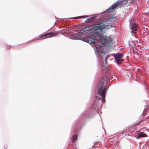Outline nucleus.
Instances as JSON below:
<instances>
[{"mask_svg":"<svg viewBox=\"0 0 149 149\" xmlns=\"http://www.w3.org/2000/svg\"><path fill=\"white\" fill-rule=\"evenodd\" d=\"M110 18H111V20L112 21V19H113V18H112V19L111 17V18H110ZM109 19H110V18H109Z\"/></svg>","mask_w":149,"mask_h":149,"instance_id":"nucleus-14","label":"nucleus"},{"mask_svg":"<svg viewBox=\"0 0 149 149\" xmlns=\"http://www.w3.org/2000/svg\"><path fill=\"white\" fill-rule=\"evenodd\" d=\"M87 113H84L82 115V117L85 118V119H87L89 118V115Z\"/></svg>","mask_w":149,"mask_h":149,"instance_id":"nucleus-11","label":"nucleus"},{"mask_svg":"<svg viewBox=\"0 0 149 149\" xmlns=\"http://www.w3.org/2000/svg\"><path fill=\"white\" fill-rule=\"evenodd\" d=\"M147 136V135L143 132H141L139 133L137 136V138L139 139L141 137H145Z\"/></svg>","mask_w":149,"mask_h":149,"instance_id":"nucleus-8","label":"nucleus"},{"mask_svg":"<svg viewBox=\"0 0 149 149\" xmlns=\"http://www.w3.org/2000/svg\"><path fill=\"white\" fill-rule=\"evenodd\" d=\"M87 16H81L77 17H76V18H86L87 17Z\"/></svg>","mask_w":149,"mask_h":149,"instance_id":"nucleus-13","label":"nucleus"},{"mask_svg":"<svg viewBox=\"0 0 149 149\" xmlns=\"http://www.w3.org/2000/svg\"><path fill=\"white\" fill-rule=\"evenodd\" d=\"M102 54H104L103 52H102Z\"/></svg>","mask_w":149,"mask_h":149,"instance_id":"nucleus-15","label":"nucleus"},{"mask_svg":"<svg viewBox=\"0 0 149 149\" xmlns=\"http://www.w3.org/2000/svg\"><path fill=\"white\" fill-rule=\"evenodd\" d=\"M58 33H56L51 32L45 34L39 37L40 38L43 37V39L50 38L55 36H57Z\"/></svg>","mask_w":149,"mask_h":149,"instance_id":"nucleus-7","label":"nucleus"},{"mask_svg":"<svg viewBox=\"0 0 149 149\" xmlns=\"http://www.w3.org/2000/svg\"><path fill=\"white\" fill-rule=\"evenodd\" d=\"M137 25L136 24H134L132 25V32H133L134 31H137Z\"/></svg>","mask_w":149,"mask_h":149,"instance_id":"nucleus-10","label":"nucleus"},{"mask_svg":"<svg viewBox=\"0 0 149 149\" xmlns=\"http://www.w3.org/2000/svg\"><path fill=\"white\" fill-rule=\"evenodd\" d=\"M77 135H75L73 136L72 138L73 142H74L75 140H77Z\"/></svg>","mask_w":149,"mask_h":149,"instance_id":"nucleus-12","label":"nucleus"},{"mask_svg":"<svg viewBox=\"0 0 149 149\" xmlns=\"http://www.w3.org/2000/svg\"><path fill=\"white\" fill-rule=\"evenodd\" d=\"M86 42L89 43H94L95 47L97 48H101L103 46V43L94 38L91 39L90 37H87Z\"/></svg>","mask_w":149,"mask_h":149,"instance_id":"nucleus-4","label":"nucleus"},{"mask_svg":"<svg viewBox=\"0 0 149 149\" xmlns=\"http://www.w3.org/2000/svg\"><path fill=\"white\" fill-rule=\"evenodd\" d=\"M114 57L115 61L117 63L120 64L123 62V59L121 54H116L114 55Z\"/></svg>","mask_w":149,"mask_h":149,"instance_id":"nucleus-6","label":"nucleus"},{"mask_svg":"<svg viewBox=\"0 0 149 149\" xmlns=\"http://www.w3.org/2000/svg\"><path fill=\"white\" fill-rule=\"evenodd\" d=\"M127 3V0H118L116 3L110 9L107 10V13H111L114 12L116 8H118L122 6H124Z\"/></svg>","mask_w":149,"mask_h":149,"instance_id":"nucleus-3","label":"nucleus"},{"mask_svg":"<svg viewBox=\"0 0 149 149\" xmlns=\"http://www.w3.org/2000/svg\"><path fill=\"white\" fill-rule=\"evenodd\" d=\"M148 61H149V57L148 58Z\"/></svg>","mask_w":149,"mask_h":149,"instance_id":"nucleus-16","label":"nucleus"},{"mask_svg":"<svg viewBox=\"0 0 149 149\" xmlns=\"http://www.w3.org/2000/svg\"><path fill=\"white\" fill-rule=\"evenodd\" d=\"M101 40L103 42L106 47H109L112 45L113 38L110 37L102 36L101 38Z\"/></svg>","mask_w":149,"mask_h":149,"instance_id":"nucleus-5","label":"nucleus"},{"mask_svg":"<svg viewBox=\"0 0 149 149\" xmlns=\"http://www.w3.org/2000/svg\"><path fill=\"white\" fill-rule=\"evenodd\" d=\"M95 18L96 17L95 16L91 17L89 18H87L86 22H89L93 21Z\"/></svg>","mask_w":149,"mask_h":149,"instance_id":"nucleus-9","label":"nucleus"},{"mask_svg":"<svg viewBox=\"0 0 149 149\" xmlns=\"http://www.w3.org/2000/svg\"><path fill=\"white\" fill-rule=\"evenodd\" d=\"M114 25L113 22L110 18L94 24L91 28V30L94 33L98 35L102 33L104 30L110 28L114 26Z\"/></svg>","mask_w":149,"mask_h":149,"instance_id":"nucleus-2","label":"nucleus"},{"mask_svg":"<svg viewBox=\"0 0 149 149\" xmlns=\"http://www.w3.org/2000/svg\"><path fill=\"white\" fill-rule=\"evenodd\" d=\"M108 57L105 58V63L103 62L102 66V75L103 76L99 82L98 85V92L95 94V97L97 99H101L102 102H104L105 101V93L107 91L106 86L107 85V80L108 79L107 76L104 75V74L106 71H108L111 70V67L109 66H106L107 64V60Z\"/></svg>","mask_w":149,"mask_h":149,"instance_id":"nucleus-1","label":"nucleus"}]
</instances>
